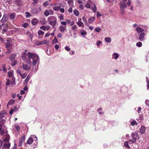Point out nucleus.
Listing matches in <instances>:
<instances>
[{"instance_id": "nucleus-1", "label": "nucleus", "mask_w": 149, "mask_h": 149, "mask_svg": "<svg viewBox=\"0 0 149 149\" xmlns=\"http://www.w3.org/2000/svg\"><path fill=\"white\" fill-rule=\"evenodd\" d=\"M28 58L32 61V64L33 66H36L37 64L38 65L40 62V58L37 54L31 52H29L27 54Z\"/></svg>"}, {"instance_id": "nucleus-2", "label": "nucleus", "mask_w": 149, "mask_h": 149, "mask_svg": "<svg viewBox=\"0 0 149 149\" xmlns=\"http://www.w3.org/2000/svg\"><path fill=\"white\" fill-rule=\"evenodd\" d=\"M47 21L49 24L51 25L53 28L55 27L57 22L56 17L53 16H49L47 18Z\"/></svg>"}, {"instance_id": "nucleus-3", "label": "nucleus", "mask_w": 149, "mask_h": 149, "mask_svg": "<svg viewBox=\"0 0 149 149\" xmlns=\"http://www.w3.org/2000/svg\"><path fill=\"white\" fill-rule=\"evenodd\" d=\"M131 136L132 137V139L130 141V143H135L137 138L138 139V135L137 133H132L131 134Z\"/></svg>"}, {"instance_id": "nucleus-4", "label": "nucleus", "mask_w": 149, "mask_h": 149, "mask_svg": "<svg viewBox=\"0 0 149 149\" xmlns=\"http://www.w3.org/2000/svg\"><path fill=\"white\" fill-rule=\"evenodd\" d=\"M16 56V54H15L13 53L11 54L9 57L10 60L12 62L11 64L12 66H14L16 64V62L15 61V59Z\"/></svg>"}, {"instance_id": "nucleus-5", "label": "nucleus", "mask_w": 149, "mask_h": 149, "mask_svg": "<svg viewBox=\"0 0 149 149\" xmlns=\"http://www.w3.org/2000/svg\"><path fill=\"white\" fill-rule=\"evenodd\" d=\"M148 27L146 26H142L141 27H137L136 29V30L137 32H143V31H146Z\"/></svg>"}, {"instance_id": "nucleus-6", "label": "nucleus", "mask_w": 149, "mask_h": 149, "mask_svg": "<svg viewBox=\"0 0 149 149\" xmlns=\"http://www.w3.org/2000/svg\"><path fill=\"white\" fill-rule=\"evenodd\" d=\"M13 45L10 43H8L6 45V47L8 51L6 52L7 54H10L12 51Z\"/></svg>"}, {"instance_id": "nucleus-7", "label": "nucleus", "mask_w": 149, "mask_h": 149, "mask_svg": "<svg viewBox=\"0 0 149 149\" xmlns=\"http://www.w3.org/2000/svg\"><path fill=\"white\" fill-rule=\"evenodd\" d=\"M33 138L35 139L36 141H37V138L36 136L35 135L31 136L27 140V143L28 144H31L32 143L33 141Z\"/></svg>"}, {"instance_id": "nucleus-8", "label": "nucleus", "mask_w": 149, "mask_h": 149, "mask_svg": "<svg viewBox=\"0 0 149 149\" xmlns=\"http://www.w3.org/2000/svg\"><path fill=\"white\" fill-rule=\"evenodd\" d=\"M41 8L39 7L38 8H34L31 9V13L32 14H37L41 12Z\"/></svg>"}, {"instance_id": "nucleus-9", "label": "nucleus", "mask_w": 149, "mask_h": 149, "mask_svg": "<svg viewBox=\"0 0 149 149\" xmlns=\"http://www.w3.org/2000/svg\"><path fill=\"white\" fill-rule=\"evenodd\" d=\"M48 41L47 40H44L40 41H37L36 42V44L37 45H39L42 44H47V43H48Z\"/></svg>"}, {"instance_id": "nucleus-10", "label": "nucleus", "mask_w": 149, "mask_h": 149, "mask_svg": "<svg viewBox=\"0 0 149 149\" xmlns=\"http://www.w3.org/2000/svg\"><path fill=\"white\" fill-rule=\"evenodd\" d=\"M137 34L139 36V38L140 40L142 41L144 40L145 35L144 33L143 32L139 33H137Z\"/></svg>"}, {"instance_id": "nucleus-11", "label": "nucleus", "mask_w": 149, "mask_h": 149, "mask_svg": "<svg viewBox=\"0 0 149 149\" xmlns=\"http://www.w3.org/2000/svg\"><path fill=\"white\" fill-rule=\"evenodd\" d=\"M8 19V18L7 15L6 14L3 15V17L1 19L0 21L1 22L4 23L7 22Z\"/></svg>"}, {"instance_id": "nucleus-12", "label": "nucleus", "mask_w": 149, "mask_h": 149, "mask_svg": "<svg viewBox=\"0 0 149 149\" xmlns=\"http://www.w3.org/2000/svg\"><path fill=\"white\" fill-rule=\"evenodd\" d=\"M120 8H125L127 7V5L126 2L121 1L119 3Z\"/></svg>"}, {"instance_id": "nucleus-13", "label": "nucleus", "mask_w": 149, "mask_h": 149, "mask_svg": "<svg viewBox=\"0 0 149 149\" xmlns=\"http://www.w3.org/2000/svg\"><path fill=\"white\" fill-rule=\"evenodd\" d=\"M40 28L45 31H48L50 29V26L49 25L42 26L40 27Z\"/></svg>"}, {"instance_id": "nucleus-14", "label": "nucleus", "mask_w": 149, "mask_h": 149, "mask_svg": "<svg viewBox=\"0 0 149 149\" xmlns=\"http://www.w3.org/2000/svg\"><path fill=\"white\" fill-rule=\"evenodd\" d=\"M95 19V18L94 16H93L89 18L88 20V22L89 24H92L94 22Z\"/></svg>"}, {"instance_id": "nucleus-15", "label": "nucleus", "mask_w": 149, "mask_h": 149, "mask_svg": "<svg viewBox=\"0 0 149 149\" xmlns=\"http://www.w3.org/2000/svg\"><path fill=\"white\" fill-rule=\"evenodd\" d=\"M81 18H80V19L78 20V22H77L76 23L79 26H83L84 27V23L81 22Z\"/></svg>"}, {"instance_id": "nucleus-16", "label": "nucleus", "mask_w": 149, "mask_h": 149, "mask_svg": "<svg viewBox=\"0 0 149 149\" xmlns=\"http://www.w3.org/2000/svg\"><path fill=\"white\" fill-rule=\"evenodd\" d=\"M66 29V26L61 25L59 27L60 31L62 32H64Z\"/></svg>"}, {"instance_id": "nucleus-17", "label": "nucleus", "mask_w": 149, "mask_h": 149, "mask_svg": "<svg viewBox=\"0 0 149 149\" xmlns=\"http://www.w3.org/2000/svg\"><path fill=\"white\" fill-rule=\"evenodd\" d=\"M91 3V0H88L85 5V7L87 8H91V5L90 3Z\"/></svg>"}, {"instance_id": "nucleus-18", "label": "nucleus", "mask_w": 149, "mask_h": 149, "mask_svg": "<svg viewBox=\"0 0 149 149\" xmlns=\"http://www.w3.org/2000/svg\"><path fill=\"white\" fill-rule=\"evenodd\" d=\"M146 128L143 126H141L140 129V132L141 134H143L145 133Z\"/></svg>"}, {"instance_id": "nucleus-19", "label": "nucleus", "mask_w": 149, "mask_h": 149, "mask_svg": "<svg viewBox=\"0 0 149 149\" xmlns=\"http://www.w3.org/2000/svg\"><path fill=\"white\" fill-rule=\"evenodd\" d=\"M38 22V20L36 18L33 19L32 21V24L33 25H36Z\"/></svg>"}, {"instance_id": "nucleus-20", "label": "nucleus", "mask_w": 149, "mask_h": 149, "mask_svg": "<svg viewBox=\"0 0 149 149\" xmlns=\"http://www.w3.org/2000/svg\"><path fill=\"white\" fill-rule=\"evenodd\" d=\"M23 68L24 69L26 70H29L31 69L30 67L26 64L23 65Z\"/></svg>"}, {"instance_id": "nucleus-21", "label": "nucleus", "mask_w": 149, "mask_h": 149, "mask_svg": "<svg viewBox=\"0 0 149 149\" xmlns=\"http://www.w3.org/2000/svg\"><path fill=\"white\" fill-rule=\"evenodd\" d=\"M119 57V54L117 53H114L112 55V58L115 59H117Z\"/></svg>"}, {"instance_id": "nucleus-22", "label": "nucleus", "mask_w": 149, "mask_h": 149, "mask_svg": "<svg viewBox=\"0 0 149 149\" xmlns=\"http://www.w3.org/2000/svg\"><path fill=\"white\" fill-rule=\"evenodd\" d=\"M10 146V143H5L3 144V147H4L5 148L9 149Z\"/></svg>"}, {"instance_id": "nucleus-23", "label": "nucleus", "mask_w": 149, "mask_h": 149, "mask_svg": "<svg viewBox=\"0 0 149 149\" xmlns=\"http://www.w3.org/2000/svg\"><path fill=\"white\" fill-rule=\"evenodd\" d=\"M3 140L4 141H8L10 139L9 135L7 134L3 136Z\"/></svg>"}, {"instance_id": "nucleus-24", "label": "nucleus", "mask_w": 149, "mask_h": 149, "mask_svg": "<svg viewBox=\"0 0 149 149\" xmlns=\"http://www.w3.org/2000/svg\"><path fill=\"white\" fill-rule=\"evenodd\" d=\"M16 15L15 13H11L10 15V18L12 20L16 18Z\"/></svg>"}, {"instance_id": "nucleus-25", "label": "nucleus", "mask_w": 149, "mask_h": 149, "mask_svg": "<svg viewBox=\"0 0 149 149\" xmlns=\"http://www.w3.org/2000/svg\"><path fill=\"white\" fill-rule=\"evenodd\" d=\"M71 29L72 31H76L77 29V26L76 24H74L71 26Z\"/></svg>"}, {"instance_id": "nucleus-26", "label": "nucleus", "mask_w": 149, "mask_h": 149, "mask_svg": "<svg viewBox=\"0 0 149 149\" xmlns=\"http://www.w3.org/2000/svg\"><path fill=\"white\" fill-rule=\"evenodd\" d=\"M15 102V100L13 99H11L9 100L7 103V106L13 104Z\"/></svg>"}, {"instance_id": "nucleus-27", "label": "nucleus", "mask_w": 149, "mask_h": 149, "mask_svg": "<svg viewBox=\"0 0 149 149\" xmlns=\"http://www.w3.org/2000/svg\"><path fill=\"white\" fill-rule=\"evenodd\" d=\"M73 0H68V5L70 6H72L73 5Z\"/></svg>"}, {"instance_id": "nucleus-28", "label": "nucleus", "mask_w": 149, "mask_h": 149, "mask_svg": "<svg viewBox=\"0 0 149 149\" xmlns=\"http://www.w3.org/2000/svg\"><path fill=\"white\" fill-rule=\"evenodd\" d=\"M73 13L74 14L77 16H78L79 15V12L78 10L75 9L73 11Z\"/></svg>"}, {"instance_id": "nucleus-29", "label": "nucleus", "mask_w": 149, "mask_h": 149, "mask_svg": "<svg viewBox=\"0 0 149 149\" xmlns=\"http://www.w3.org/2000/svg\"><path fill=\"white\" fill-rule=\"evenodd\" d=\"M130 124L132 126H134L135 125H137L138 124L135 120H134L131 121Z\"/></svg>"}, {"instance_id": "nucleus-30", "label": "nucleus", "mask_w": 149, "mask_h": 149, "mask_svg": "<svg viewBox=\"0 0 149 149\" xmlns=\"http://www.w3.org/2000/svg\"><path fill=\"white\" fill-rule=\"evenodd\" d=\"M58 42V41L56 37H55L54 39L52 41V43L53 44H55L56 43H57Z\"/></svg>"}, {"instance_id": "nucleus-31", "label": "nucleus", "mask_w": 149, "mask_h": 149, "mask_svg": "<svg viewBox=\"0 0 149 149\" xmlns=\"http://www.w3.org/2000/svg\"><path fill=\"white\" fill-rule=\"evenodd\" d=\"M91 9L94 13H95L96 12L97 9L95 3H94V7H92Z\"/></svg>"}, {"instance_id": "nucleus-32", "label": "nucleus", "mask_w": 149, "mask_h": 149, "mask_svg": "<svg viewBox=\"0 0 149 149\" xmlns=\"http://www.w3.org/2000/svg\"><path fill=\"white\" fill-rule=\"evenodd\" d=\"M105 42L107 43H110L111 41V39L109 37H107L105 38Z\"/></svg>"}, {"instance_id": "nucleus-33", "label": "nucleus", "mask_w": 149, "mask_h": 149, "mask_svg": "<svg viewBox=\"0 0 149 149\" xmlns=\"http://www.w3.org/2000/svg\"><path fill=\"white\" fill-rule=\"evenodd\" d=\"M60 8V6H54L53 8V9L55 11H57L59 10Z\"/></svg>"}, {"instance_id": "nucleus-34", "label": "nucleus", "mask_w": 149, "mask_h": 149, "mask_svg": "<svg viewBox=\"0 0 149 149\" xmlns=\"http://www.w3.org/2000/svg\"><path fill=\"white\" fill-rule=\"evenodd\" d=\"M0 132L1 134L2 135L4 134L5 133L7 134V131L6 130L4 131L1 129V130H0Z\"/></svg>"}, {"instance_id": "nucleus-35", "label": "nucleus", "mask_w": 149, "mask_h": 149, "mask_svg": "<svg viewBox=\"0 0 149 149\" xmlns=\"http://www.w3.org/2000/svg\"><path fill=\"white\" fill-rule=\"evenodd\" d=\"M44 14L47 17L50 14V13L49 11L47 10H45L44 12Z\"/></svg>"}, {"instance_id": "nucleus-36", "label": "nucleus", "mask_w": 149, "mask_h": 149, "mask_svg": "<svg viewBox=\"0 0 149 149\" xmlns=\"http://www.w3.org/2000/svg\"><path fill=\"white\" fill-rule=\"evenodd\" d=\"M12 79L13 81V82L11 83V84L13 86H14L16 84L15 81V78L14 77H13L12 78Z\"/></svg>"}, {"instance_id": "nucleus-37", "label": "nucleus", "mask_w": 149, "mask_h": 149, "mask_svg": "<svg viewBox=\"0 0 149 149\" xmlns=\"http://www.w3.org/2000/svg\"><path fill=\"white\" fill-rule=\"evenodd\" d=\"M30 76L29 75H28L26 78L25 79L24 81V83H27V82L29 81L30 79Z\"/></svg>"}, {"instance_id": "nucleus-38", "label": "nucleus", "mask_w": 149, "mask_h": 149, "mask_svg": "<svg viewBox=\"0 0 149 149\" xmlns=\"http://www.w3.org/2000/svg\"><path fill=\"white\" fill-rule=\"evenodd\" d=\"M58 18L60 20H62L63 19L64 16L62 14H61L58 16Z\"/></svg>"}, {"instance_id": "nucleus-39", "label": "nucleus", "mask_w": 149, "mask_h": 149, "mask_svg": "<svg viewBox=\"0 0 149 149\" xmlns=\"http://www.w3.org/2000/svg\"><path fill=\"white\" fill-rule=\"evenodd\" d=\"M124 146L127 148H130V147L129 146V144H128V142L127 141H125L124 143Z\"/></svg>"}, {"instance_id": "nucleus-40", "label": "nucleus", "mask_w": 149, "mask_h": 149, "mask_svg": "<svg viewBox=\"0 0 149 149\" xmlns=\"http://www.w3.org/2000/svg\"><path fill=\"white\" fill-rule=\"evenodd\" d=\"M5 113V112L4 111L0 112V118H2L4 117V115Z\"/></svg>"}, {"instance_id": "nucleus-41", "label": "nucleus", "mask_w": 149, "mask_h": 149, "mask_svg": "<svg viewBox=\"0 0 149 149\" xmlns=\"http://www.w3.org/2000/svg\"><path fill=\"white\" fill-rule=\"evenodd\" d=\"M25 139V136L24 135L21 137V139L19 141L21 143H23L24 142Z\"/></svg>"}, {"instance_id": "nucleus-42", "label": "nucleus", "mask_w": 149, "mask_h": 149, "mask_svg": "<svg viewBox=\"0 0 149 149\" xmlns=\"http://www.w3.org/2000/svg\"><path fill=\"white\" fill-rule=\"evenodd\" d=\"M8 27V25L6 24L5 28H4L3 29V32L5 33L7 31Z\"/></svg>"}, {"instance_id": "nucleus-43", "label": "nucleus", "mask_w": 149, "mask_h": 149, "mask_svg": "<svg viewBox=\"0 0 149 149\" xmlns=\"http://www.w3.org/2000/svg\"><path fill=\"white\" fill-rule=\"evenodd\" d=\"M38 34L39 35H43L44 34V32L41 30H39L38 32Z\"/></svg>"}, {"instance_id": "nucleus-44", "label": "nucleus", "mask_w": 149, "mask_h": 149, "mask_svg": "<svg viewBox=\"0 0 149 149\" xmlns=\"http://www.w3.org/2000/svg\"><path fill=\"white\" fill-rule=\"evenodd\" d=\"M142 45V43L141 42H139L136 43V46L138 47H140Z\"/></svg>"}, {"instance_id": "nucleus-45", "label": "nucleus", "mask_w": 149, "mask_h": 149, "mask_svg": "<svg viewBox=\"0 0 149 149\" xmlns=\"http://www.w3.org/2000/svg\"><path fill=\"white\" fill-rule=\"evenodd\" d=\"M101 29L100 27H96L95 29V31L97 32H99Z\"/></svg>"}, {"instance_id": "nucleus-46", "label": "nucleus", "mask_w": 149, "mask_h": 149, "mask_svg": "<svg viewBox=\"0 0 149 149\" xmlns=\"http://www.w3.org/2000/svg\"><path fill=\"white\" fill-rule=\"evenodd\" d=\"M82 18L84 22L85 23L86 25V24H87V22L86 18L85 17H83Z\"/></svg>"}, {"instance_id": "nucleus-47", "label": "nucleus", "mask_w": 149, "mask_h": 149, "mask_svg": "<svg viewBox=\"0 0 149 149\" xmlns=\"http://www.w3.org/2000/svg\"><path fill=\"white\" fill-rule=\"evenodd\" d=\"M38 0H33L32 4L33 5H35L38 3Z\"/></svg>"}, {"instance_id": "nucleus-48", "label": "nucleus", "mask_w": 149, "mask_h": 149, "mask_svg": "<svg viewBox=\"0 0 149 149\" xmlns=\"http://www.w3.org/2000/svg\"><path fill=\"white\" fill-rule=\"evenodd\" d=\"M6 86H8L10 84V80L9 79H6Z\"/></svg>"}, {"instance_id": "nucleus-49", "label": "nucleus", "mask_w": 149, "mask_h": 149, "mask_svg": "<svg viewBox=\"0 0 149 149\" xmlns=\"http://www.w3.org/2000/svg\"><path fill=\"white\" fill-rule=\"evenodd\" d=\"M22 79H24L27 76V74L26 73L22 74L20 75Z\"/></svg>"}, {"instance_id": "nucleus-50", "label": "nucleus", "mask_w": 149, "mask_h": 149, "mask_svg": "<svg viewBox=\"0 0 149 149\" xmlns=\"http://www.w3.org/2000/svg\"><path fill=\"white\" fill-rule=\"evenodd\" d=\"M2 68H3V72H6V71H7V69L6 68L5 65H3L2 66Z\"/></svg>"}, {"instance_id": "nucleus-51", "label": "nucleus", "mask_w": 149, "mask_h": 149, "mask_svg": "<svg viewBox=\"0 0 149 149\" xmlns=\"http://www.w3.org/2000/svg\"><path fill=\"white\" fill-rule=\"evenodd\" d=\"M25 14H26V17H28L31 16V14L28 12H26Z\"/></svg>"}, {"instance_id": "nucleus-52", "label": "nucleus", "mask_w": 149, "mask_h": 149, "mask_svg": "<svg viewBox=\"0 0 149 149\" xmlns=\"http://www.w3.org/2000/svg\"><path fill=\"white\" fill-rule=\"evenodd\" d=\"M28 26V24L27 23H25L23 24L22 25V26L25 28H26Z\"/></svg>"}, {"instance_id": "nucleus-53", "label": "nucleus", "mask_w": 149, "mask_h": 149, "mask_svg": "<svg viewBox=\"0 0 149 149\" xmlns=\"http://www.w3.org/2000/svg\"><path fill=\"white\" fill-rule=\"evenodd\" d=\"M102 42L101 41H97L96 45L97 46H99L102 44Z\"/></svg>"}, {"instance_id": "nucleus-54", "label": "nucleus", "mask_w": 149, "mask_h": 149, "mask_svg": "<svg viewBox=\"0 0 149 149\" xmlns=\"http://www.w3.org/2000/svg\"><path fill=\"white\" fill-rule=\"evenodd\" d=\"M61 24L62 25H63V26H66L67 24V23L65 21H62L61 22Z\"/></svg>"}, {"instance_id": "nucleus-55", "label": "nucleus", "mask_w": 149, "mask_h": 149, "mask_svg": "<svg viewBox=\"0 0 149 149\" xmlns=\"http://www.w3.org/2000/svg\"><path fill=\"white\" fill-rule=\"evenodd\" d=\"M8 76L9 77H12L13 75V72H9L8 73Z\"/></svg>"}, {"instance_id": "nucleus-56", "label": "nucleus", "mask_w": 149, "mask_h": 149, "mask_svg": "<svg viewBox=\"0 0 149 149\" xmlns=\"http://www.w3.org/2000/svg\"><path fill=\"white\" fill-rule=\"evenodd\" d=\"M120 12L122 14H123L125 13L124 8H120Z\"/></svg>"}, {"instance_id": "nucleus-57", "label": "nucleus", "mask_w": 149, "mask_h": 149, "mask_svg": "<svg viewBox=\"0 0 149 149\" xmlns=\"http://www.w3.org/2000/svg\"><path fill=\"white\" fill-rule=\"evenodd\" d=\"M86 32L82 30L81 32V35L83 36L85 35L86 34Z\"/></svg>"}, {"instance_id": "nucleus-58", "label": "nucleus", "mask_w": 149, "mask_h": 149, "mask_svg": "<svg viewBox=\"0 0 149 149\" xmlns=\"http://www.w3.org/2000/svg\"><path fill=\"white\" fill-rule=\"evenodd\" d=\"M15 127L17 131H19L20 130V127L18 125H16L15 126Z\"/></svg>"}, {"instance_id": "nucleus-59", "label": "nucleus", "mask_w": 149, "mask_h": 149, "mask_svg": "<svg viewBox=\"0 0 149 149\" xmlns=\"http://www.w3.org/2000/svg\"><path fill=\"white\" fill-rule=\"evenodd\" d=\"M62 36V35L61 33H58V35H57V37L58 38H61Z\"/></svg>"}, {"instance_id": "nucleus-60", "label": "nucleus", "mask_w": 149, "mask_h": 149, "mask_svg": "<svg viewBox=\"0 0 149 149\" xmlns=\"http://www.w3.org/2000/svg\"><path fill=\"white\" fill-rule=\"evenodd\" d=\"M145 103L147 106H149V100H146L145 102Z\"/></svg>"}, {"instance_id": "nucleus-61", "label": "nucleus", "mask_w": 149, "mask_h": 149, "mask_svg": "<svg viewBox=\"0 0 149 149\" xmlns=\"http://www.w3.org/2000/svg\"><path fill=\"white\" fill-rule=\"evenodd\" d=\"M26 55V53L25 52L23 53L22 56V58L24 59L25 58Z\"/></svg>"}, {"instance_id": "nucleus-62", "label": "nucleus", "mask_w": 149, "mask_h": 149, "mask_svg": "<svg viewBox=\"0 0 149 149\" xmlns=\"http://www.w3.org/2000/svg\"><path fill=\"white\" fill-rule=\"evenodd\" d=\"M65 49L67 51H69L70 50V48L67 46L65 47Z\"/></svg>"}, {"instance_id": "nucleus-63", "label": "nucleus", "mask_w": 149, "mask_h": 149, "mask_svg": "<svg viewBox=\"0 0 149 149\" xmlns=\"http://www.w3.org/2000/svg\"><path fill=\"white\" fill-rule=\"evenodd\" d=\"M60 12L61 13H64L65 12V9L63 8H60Z\"/></svg>"}, {"instance_id": "nucleus-64", "label": "nucleus", "mask_w": 149, "mask_h": 149, "mask_svg": "<svg viewBox=\"0 0 149 149\" xmlns=\"http://www.w3.org/2000/svg\"><path fill=\"white\" fill-rule=\"evenodd\" d=\"M102 16L101 14H100L99 11H97V17H99Z\"/></svg>"}]
</instances>
